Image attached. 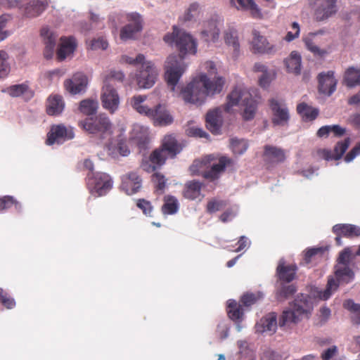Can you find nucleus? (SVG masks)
Wrapping results in <instances>:
<instances>
[{
    "label": "nucleus",
    "mask_w": 360,
    "mask_h": 360,
    "mask_svg": "<svg viewBox=\"0 0 360 360\" xmlns=\"http://www.w3.org/2000/svg\"><path fill=\"white\" fill-rule=\"evenodd\" d=\"M65 103L59 95L50 96L47 99L46 112L49 115H59L64 110Z\"/></svg>",
    "instance_id": "nucleus-29"
},
{
    "label": "nucleus",
    "mask_w": 360,
    "mask_h": 360,
    "mask_svg": "<svg viewBox=\"0 0 360 360\" xmlns=\"http://www.w3.org/2000/svg\"><path fill=\"white\" fill-rule=\"evenodd\" d=\"M41 35L45 44L44 57L46 59H50L53 55L57 35L46 27L41 29Z\"/></svg>",
    "instance_id": "nucleus-25"
},
{
    "label": "nucleus",
    "mask_w": 360,
    "mask_h": 360,
    "mask_svg": "<svg viewBox=\"0 0 360 360\" xmlns=\"http://www.w3.org/2000/svg\"><path fill=\"white\" fill-rule=\"evenodd\" d=\"M8 20V15H2L0 16V41L4 40L9 35V32L4 30Z\"/></svg>",
    "instance_id": "nucleus-59"
},
{
    "label": "nucleus",
    "mask_w": 360,
    "mask_h": 360,
    "mask_svg": "<svg viewBox=\"0 0 360 360\" xmlns=\"http://www.w3.org/2000/svg\"><path fill=\"white\" fill-rule=\"evenodd\" d=\"M264 155L266 161L272 163L281 162L285 158L283 150L271 146H265Z\"/></svg>",
    "instance_id": "nucleus-34"
},
{
    "label": "nucleus",
    "mask_w": 360,
    "mask_h": 360,
    "mask_svg": "<svg viewBox=\"0 0 360 360\" xmlns=\"http://www.w3.org/2000/svg\"><path fill=\"white\" fill-rule=\"evenodd\" d=\"M229 326L225 322L221 321L217 326V333L221 340H224L229 336Z\"/></svg>",
    "instance_id": "nucleus-61"
},
{
    "label": "nucleus",
    "mask_w": 360,
    "mask_h": 360,
    "mask_svg": "<svg viewBox=\"0 0 360 360\" xmlns=\"http://www.w3.org/2000/svg\"><path fill=\"white\" fill-rule=\"evenodd\" d=\"M98 102L92 99H85L80 102L79 110L87 115H91L96 112Z\"/></svg>",
    "instance_id": "nucleus-45"
},
{
    "label": "nucleus",
    "mask_w": 360,
    "mask_h": 360,
    "mask_svg": "<svg viewBox=\"0 0 360 360\" xmlns=\"http://www.w3.org/2000/svg\"><path fill=\"white\" fill-rule=\"evenodd\" d=\"M75 136L73 129L66 127L63 124L53 126L50 131L47 134L46 144L58 145L63 143L65 141L72 139Z\"/></svg>",
    "instance_id": "nucleus-14"
},
{
    "label": "nucleus",
    "mask_w": 360,
    "mask_h": 360,
    "mask_svg": "<svg viewBox=\"0 0 360 360\" xmlns=\"http://www.w3.org/2000/svg\"><path fill=\"white\" fill-rule=\"evenodd\" d=\"M253 39L252 45L255 53H271L273 50L267 39L257 30L252 31Z\"/></svg>",
    "instance_id": "nucleus-27"
},
{
    "label": "nucleus",
    "mask_w": 360,
    "mask_h": 360,
    "mask_svg": "<svg viewBox=\"0 0 360 360\" xmlns=\"http://www.w3.org/2000/svg\"><path fill=\"white\" fill-rule=\"evenodd\" d=\"M230 146L233 153L242 155L247 150L248 143L247 141L243 139L233 137L230 139Z\"/></svg>",
    "instance_id": "nucleus-43"
},
{
    "label": "nucleus",
    "mask_w": 360,
    "mask_h": 360,
    "mask_svg": "<svg viewBox=\"0 0 360 360\" xmlns=\"http://www.w3.org/2000/svg\"><path fill=\"white\" fill-rule=\"evenodd\" d=\"M107 153L112 158H115L117 156V153L122 156H127L129 154V150L127 146L123 143H119L117 148H114L110 145L107 146Z\"/></svg>",
    "instance_id": "nucleus-46"
},
{
    "label": "nucleus",
    "mask_w": 360,
    "mask_h": 360,
    "mask_svg": "<svg viewBox=\"0 0 360 360\" xmlns=\"http://www.w3.org/2000/svg\"><path fill=\"white\" fill-rule=\"evenodd\" d=\"M155 126L165 127L171 124L174 122V117L165 105H158L151 108L148 116Z\"/></svg>",
    "instance_id": "nucleus-16"
},
{
    "label": "nucleus",
    "mask_w": 360,
    "mask_h": 360,
    "mask_svg": "<svg viewBox=\"0 0 360 360\" xmlns=\"http://www.w3.org/2000/svg\"><path fill=\"white\" fill-rule=\"evenodd\" d=\"M238 10L249 11L254 18H260L261 11L253 0H231Z\"/></svg>",
    "instance_id": "nucleus-32"
},
{
    "label": "nucleus",
    "mask_w": 360,
    "mask_h": 360,
    "mask_svg": "<svg viewBox=\"0 0 360 360\" xmlns=\"http://www.w3.org/2000/svg\"><path fill=\"white\" fill-rule=\"evenodd\" d=\"M319 91L321 94L330 96L336 89L337 80L333 71L319 75Z\"/></svg>",
    "instance_id": "nucleus-21"
},
{
    "label": "nucleus",
    "mask_w": 360,
    "mask_h": 360,
    "mask_svg": "<svg viewBox=\"0 0 360 360\" xmlns=\"http://www.w3.org/2000/svg\"><path fill=\"white\" fill-rule=\"evenodd\" d=\"M48 4V0H30L25 6V15L28 18L37 17L46 9Z\"/></svg>",
    "instance_id": "nucleus-26"
},
{
    "label": "nucleus",
    "mask_w": 360,
    "mask_h": 360,
    "mask_svg": "<svg viewBox=\"0 0 360 360\" xmlns=\"http://www.w3.org/2000/svg\"><path fill=\"white\" fill-rule=\"evenodd\" d=\"M198 4H191L183 17L184 21L186 22L193 20L198 14Z\"/></svg>",
    "instance_id": "nucleus-58"
},
{
    "label": "nucleus",
    "mask_w": 360,
    "mask_h": 360,
    "mask_svg": "<svg viewBox=\"0 0 360 360\" xmlns=\"http://www.w3.org/2000/svg\"><path fill=\"white\" fill-rule=\"evenodd\" d=\"M285 64L289 72L300 75L302 68V57L297 51H292L289 57L285 60Z\"/></svg>",
    "instance_id": "nucleus-35"
},
{
    "label": "nucleus",
    "mask_w": 360,
    "mask_h": 360,
    "mask_svg": "<svg viewBox=\"0 0 360 360\" xmlns=\"http://www.w3.org/2000/svg\"><path fill=\"white\" fill-rule=\"evenodd\" d=\"M277 326V315L274 312H271L260 319L256 324L255 329L258 333H266L272 335L276 332Z\"/></svg>",
    "instance_id": "nucleus-22"
},
{
    "label": "nucleus",
    "mask_w": 360,
    "mask_h": 360,
    "mask_svg": "<svg viewBox=\"0 0 360 360\" xmlns=\"http://www.w3.org/2000/svg\"><path fill=\"white\" fill-rule=\"evenodd\" d=\"M262 360H283L282 355L277 351L266 349L261 356Z\"/></svg>",
    "instance_id": "nucleus-57"
},
{
    "label": "nucleus",
    "mask_w": 360,
    "mask_h": 360,
    "mask_svg": "<svg viewBox=\"0 0 360 360\" xmlns=\"http://www.w3.org/2000/svg\"><path fill=\"white\" fill-rule=\"evenodd\" d=\"M205 70L207 74H200L181 91V96L186 103L200 105L205 103L207 97L221 92L225 79L221 76H217L215 64L212 61H207L205 63Z\"/></svg>",
    "instance_id": "nucleus-2"
},
{
    "label": "nucleus",
    "mask_w": 360,
    "mask_h": 360,
    "mask_svg": "<svg viewBox=\"0 0 360 360\" xmlns=\"http://www.w3.org/2000/svg\"><path fill=\"white\" fill-rule=\"evenodd\" d=\"M87 84V77L82 73L74 75L71 79H67L64 84L67 91L72 95L84 93Z\"/></svg>",
    "instance_id": "nucleus-19"
},
{
    "label": "nucleus",
    "mask_w": 360,
    "mask_h": 360,
    "mask_svg": "<svg viewBox=\"0 0 360 360\" xmlns=\"http://www.w3.org/2000/svg\"><path fill=\"white\" fill-rule=\"evenodd\" d=\"M335 274L337 278L330 277L326 289L319 292L318 296L321 300H328L339 288L340 281L348 283L354 278V272L349 266H335Z\"/></svg>",
    "instance_id": "nucleus-7"
},
{
    "label": "nucleus",
    "mask_w": 360,
    "mask_h": 360,
    "mask_svg": "<svg viewBox=\"0 0 360 360\" xmlns=\"http://www.w3.org/2000/svg\"><path fill=\"white\" fill-rule=\"evenodd\" d=\"M359 155H360V142L357 143L356 145L346 155L345 157V161L346 162H350Z\"/></svg>",
    "instance_id": "nucleus-64"
},
{
    "label": "nucleus",
    "mask_w": 360,
    "mask_h": 360,
    "mask_svg": "<svg viewBox=\"0 0 360 360\" xmlns=\"http://www.w3.org/2000/svg\"><path fill=\"white\" fill-rule=\"evenodd\" d=\"M297 112L307 121L315 120L319 112L318 108L308 105L305 103H300L297 107Z\"/></svg>",
    "instance_id": "nucleus-40"
},
{
    "label": "nucleus",
    "mask_w": 360,
    "mask_h": 360,
    "mask_svg": "<svg viewBox=\"0 0 360 360\" xmlns=\"http://www.w3.org/2000/svg\"><path fill=\"white\" fill-rule=\"evenodd\" d=\"M337 0H315L314 18L317 22H326L337 12Z\"/></svg>",
    "instance_id": "nucleus-13"
},
{
    "label": "nucleus",
    "mask_w": 360,
    "mask_h": 360,
    "mask_svg": "<svg viewBox=\"0 0 360 360\" xmlns=\"http://www.w3.org/2000/svg\"><path fill=\"white\" fill-rule=\"evenodd\" d=\"M28 91V86L25 84H15L8 89V94L13 97H18Z\"/></svg>",
    "instance_id": "nucleus-53"
},
{
    "label": "nucleus",
    "mask_w": 360,
    "mask_h": 360,
    "mask_svg": "<svg viewBox=\"0 0 360 360\" xmlns=\"http://www.w3.org/2000/svg\"><path fill=\"white\" fill-rule=\"evenodd\" d=\"M338 352V347L333 345L323 351L321 357L322 360H331Z\"/></svg>",
    "instance_id": "nucleus-60"
},
{
    "label": "nucleus",
    "mask_w": 360,
    "mask_h": 360,
    "mask_svg": "<svg viewBox=\"0 0 360 360\" xmlns=\"http://www.w3.org/2000/svg\"><path fill=\"white\" fill-rule=\"evenodd\" d=\"M165 43L174 46L179 51V55H170L165 62V79L172 91L175 89L179 79L186 69L184 58L186 54H195L197 43L193 36L184 30L173 27V32L165 35Z\"/></svg>",
    "instance_id": "nucleus-1"
},
{
    "label": "nucleus",
    "mask_w": 360,
    "mask_h": 360,
    "mask_svg": "<svg viewBox=\"0 0 360 360\" xmlns=\"http://www.w3.org/2000/svg\"><path fill=\"white\" fill-rule=\"evenodd\" d=\"M219 22L216 19H211L203 24V28L200 32L201 39L205 41L215 42L219 37Z\"/></svg>",
    "instance_id": "nucleus-24"
},
{
    "label": "nucleus",
    "mask_w": 360,
    "mask_h": 360,
    "mask_svg": "<svg viewBox=\"0 0 360 360\" xmlns=\"http://www.w3.org/2000/svg\"><path fill=\"white\" fill-rule=\"evenodd\" d=\"M124 77V75L121 71L112 70L105 77L103 84L108 83L110 85L115 86V82H122Z\"/></svg>",
    "instance_id": "nucleus-49"
},
{
    "label": "nucleus",
    "mask_w": 360,
    "mask_h": 360,
    "mask_svg": "<svg viewBox=\"0 0 360 360\" xmlns=\"http://www.w3.org/2000/svg\"><path fill=\"white\" fill-rule=\"evenodd\" d=\"M179 210V203L176 198L173 196H167L165 199V203L162 207L164 214H174Z\"/></svg>",
    "instance_id": "nucleus-44"
},
{
    "label": "nucleus",
    "mask_w": 360,
    "mask_h": 360,
    "mask_svg": "<svg viewBox=\"0 0 360 360\" xmlns=\"http://www.w3.org/2000/svg\"><path fill=\"white\" fill-rule=\"evenodd\" d=\"M312 308L311 298L307 295H298L289 309L283 311L279 319L280 327L297 323L304 316L311 313Z\"/></svg>",
    "instance_id": "nucleus-5"
},
{
    "label": "nucleus",
    "mask_w": 360,
    "mask_h": 360,
    "mask_svg": "<svg viewBox=\"0 0 360 360\" xmlns=\"http://www.w3.org/2000/svg\"><path fill=\"white\" fill-rule=\"evenodd\" d=\"M333 231L335 234L350 238L360 236V227L350 224H335L333 227Z\"/></svg>",
    "instance_id": "nucleus-28"
},
{
    "label": "nucleus",
    "mask_w": 360,
    "mask_h": 360,
    "mask_svg": "<svg viewBox=\"0 0 360 360\" xmlns=\"http://www.w3.org/2000/svg\"><path fill=\"white\" fill-rule=\"evenodd\" d=\"M304 42L307 49L313 53L315 56H323L326 53V51L323 49H321L318 46H316L313 41L312 39L309 37H306L304 39Z\"/></svg>",
    "instance_id": "nucleus-51"
},
{
    "label": "nucleus",
    "mask_w": 360,
    "mask_h": 360,
    "mask_svg": "<svg viewBox=\"0 0 360 360\" xmlns=\"http://www.w3.org/2000/svg\"><path fill=\"white\" fill-rule=\"evenodd\" d=\"M10 72V67L7 62V54L4 51H0V78L5 77Z\"/></svg>",
    "instance_id": "nucleus-52"
},
{
    "label": "nucleus",
    "mask_w": 360,
    "mask_h": 360,
    "mask_svg": "<svg viewBox=\"0 0 360 360\" xmlns=\"http://www.w3.org/2000/svg\"><path fill=\"white\" fill-rule=\"evenodd\" d=\"M127 23L120 30V39L122 41L135 39L143 30V19L137 13L127 14Z\"/></svg>",
    "instance_id": "nucleus-11"
},
{
    "label": "nucleus",
    "mask_w": 360,
    "mask_h": 360,
    "mask_svg": "<svg viewBox=\"0 0 360 360\" xmlns=\"http://www.w3.org/2000/svg\"><path fill=\"white\" fill-rule=\"evenodd\" d=\"M345 309L352 314V319L356 324H360V304L355 303L352 300H347L343 303Z\"/></svg>",
    "instance_id": "nucleus-42"
},
{
    "label": "nucleus",
    "mask_w": 360,
    "mask_h": 360,
    "mask_svg": "<svg viewBox=\"0 0 360 360\" xmlns=\"http://www.w3.org/2000/svg\"><path fill=\"white\" fill-rule=\"evenodd\" d=\"M252 70L255 73L260 74L258 76V83L259 85L263 89L269 88L271 83L276 79V72L272 69H269L265 64L262 63H255Z\"/></svg>",
    "instance_id": "nucleus-18"
},
{
    "label": "nucleus",
    "mask_w": 360,
    "mask_h": 360,
    "mask_svg": "<svg viewBox=\"0 0 360 360\" xmlns=\"http://www.w3.org/2000/svg\"><path fill=\"white\" fill-rule=\"evenodd\" d=\"M137 207L143 211L144 214L150 216L153 207L149 201L144 199H140L137 202Z\"/></svg>",
    "instance_id": "nucleus-62"
},
{
    "label": "nucleus",
    "mask_w": 360,
    "mask_h": 360,
    "mask_svg": "<svg viewBox=\"0 0 360 360\" xmlns=\"http://www.w3.org/2000/svg\"><path fill=\"white\" fill-rule=\"evenodd\" d=\"M224 40L227 46L233 49L234 58H237L240 52V44L237 32L234 30H228L224 33Z\"/></svg>",
    "instance_id": "nucleus-37"
},
{
    "label": "nucleus",
    "mask_w": 360,
    "mask_h": 360,
    "mask_svg": "<svg viewBox=\"0 0 360 360\" xmlns=\"http://www.w3.org/2000/svg\"><path fill=\"white\" fill-rule=\"evenodd\" d=\"M271 111V122L275 126H285L290 120L288 108L283 99L271 98L269 100Z\"/></svg>",
    "instance_id": "nucleus-12"
},
{
    "label": "nucleus",
    "mask_w": 360,
    "mask_h": 360,
    "mask_svg": "<svg viewBox=\"0 0 360 360\" xmlns=\"http://www.w3.org/2000/svg\"><path fill=\"white\" fill-rule=\"evenodd\" d=\"M148 136V127L139 124H135L133 125V128L131 130L132 139L137 140L141 143H144L147 141Z\"/></svg>",
    "instance_id": "nucleus-41"
},
{
    "label": "nucleus",
    "mask_w": 360,
    "mask_h": 360,
    "mask_svg": "<svg viewBox=\"0 0 360 360\" xmlns=\"http://www.w3.org/2000/svg\"><path fill=\"white\" fill-rule=\"evenodd\" d=\"M0 302L8 309H12L15 306V302L2 288H0Z\"/></svg>",
    "instance_id": "nucleus-56"
},
{
    "label": "nucleus",
    "mask_w": 360,
    "mask_h": 360,
    "mask_svg": "<svg viewBox=\"0 0 360 360\" xmlns=\"http://www.w3.org/2000/svg\"><path fill=\"white\" fill-rule=\"evenodd\" d=\"M227 313L229 318L235 321H241L243 316V309L240 304L234 300H229L227 302Z\"/></svg>",
    "instance_id": "nucleus-39"
},
{
    "label": "nucleus",
    "mask_w": 360,
    "mask_h": 360,
    "mask_svg": "<svg viewBox=\"0 0 360 360\" xmlns=\"http://www.w3.org/2000/svg\"><path fill=\"white\" fill-rule=\"evenodd\" d=\"M226 205L224 200L213 198L207 202L206 210L209 214H213L224 209Z\"/></svg>",
    "instance_id": "nucleus-48"
},
{
    "label": "nucleus",
    "mask_w": 360,
    "mask_h": 360,
    "mask_svg": "<svg viewBox=\"0 0 360 360\" xmlns=\"http://www.w3.org/2000/svg\"><path fill=\"white\" fill-rule=\"evenodd\" d=\"M230 162L231 159L226 157L216 158L214 155H209L201 160H195L190 170L193 174H201L204 178L214 181L219 178Z\"/></svg>",
    "instance_id": "nucleus-4"
},
{
    "label": "nucleus",
    "mask_w": 360,
    "mask_h": 360,
    "mask_svg": "<svg viewBox=\"0 0 360 360\" xmlns=\"http://www.w3.org/2000/svg\"><path fill=\"white\" fill-rule=\"evenodd\" d=\"M13 205H15L16 209L20 207L19 203L16 202L12 196L6 195L0 198V211L5 210L11 207Z\"/></svg>",
    "instance_id": "nucleus-54"
},
{
    "label": "nucleus",
    "mask_w": 360,
    "mask_h": 360,
    "mask_svg": "<svg viewBox=\"0 0 360 360\" xmlns=\"http://www.w3.org/2000/svg\"><path fill=\"white\" fill-rule=\"evenodd\" d=\"M202 184L199 181L193 180L186 183L184 192V197L189 200L199 199L201 200L204 195L201 194Z\"/></svg>",
    "instance_id": "nucleus-31"
},
{
    "label": "nucleus",
    "mask_w": 360,
    "mask_h": 360,
    "mask_svg": "<svg viewBox=\"0 0 360 360\" xmlns=\"http://www.w3.org/2000/svg\"><path fill=\"white\" fill-rule=\"evenodd\" d=\"M344 81L345 84L349 87H354L360 84V69L349 67L345 73Z\"/></svg>",
    "instance_id": "nucleus-38"
},
{
    "label": "nucleus",
    "mask_w": 360,
    "mask_h": 360,
    "mask_svg": "<svg viewBox=\"0 0 360 360\" xmlns=\"http://www.w3.org/2000/svg\"><path fill=\"white\" fill-rule=\"evenodd\" d=\"M351 258L352 251L349 248H346L340 253L335 266H349Z\"/></svg>",
    "instance_id": "nucleus-50"
},
{
    "label": "nucleus",
    "mask_w": 360,
    "mask_h": 360,
    "mask_svg": "<svg viewBox=\"0 0 360 360\" xmlns=\"http://www.w3.org/2000/svg\"><path fill=\"white\" fill-rule=\"evenodd\" d=\"M285 263L283 259H280L277 267V274L281 280L290 283L295 278L297 268L295 266H285Z\"/></svg>",
    "instance_id": "nucleus-33"
},
{
    "label": "nucleus",
    "mask_w": 360,
    "mask_h": 360,
    "mask_svg": "<svg viewBox=\"0 0 360 360\" xmlns=\"http://www.w3.org/2000/svg\"><path fill=\"white\" fill-rule=\"evenodd\" d=\"M296 290V288L294 285H283L277 292V300L281 302L283 301L292 295Z\"/></svg>",
    "instance_id": "nucleus-47"
},
{
    "label": "nucleus",
    "mask_w": 360,
    "mask_h": 360,
    "mask_svg": "<svg viewBox=\"0 0 360 360\" xmlns=\"http://www.w3.org/2000/svg\"><path fill=\"white\" fill-rule=\"evenodd\" d=\"M86 184L90 193L97 196L105 195L112 187L110 176L103 172L88 174Z\"/></svg>",
    "instance_id": "nucleus-9"
},
{
    "label": "nucleus",
    "mask_w": 360,
    "mask_h": 360,
    "mask_svg": "<svg viewBox=\"0 0 360 360\" xmlns=\"http://www.w3.org/2000/svg\"><path fill=\"white\" fill-rule=\"evenodd\" d=\"M79 125L100 139L103 140L110 137L112 134V124L109 118L103 114L95 119L90 117L79 122Z\"/></svg>",
    "instance_id": "nucleus-8"
},
{
    "label": "nucleus",
    "mask_w": 360,
    "mask_h": 360,
    "mask_svg": "<svg viewBox=\"0 0 360 360\" xmlns=\"http://www.w3.org/2000/svg\"><path fill=\"white\" fill-rule=\"evenodd\" d=\"M102 106L110 113L117 110L120 105V96L112 85L103 84L101 96Z\"/></svg>",
    "instance_id": "nucleus-15"
},
{
    "label": "nucleus",
    "mask_w": 360,
    "mask_h": 360,
    "mask_svg": "<svg viewBox=\"0 0 360 360\" xmlns=\"http://www.w3.org/2000/svg\"><path fill=\"white\" fill-rule=\"evenodd\" d=\"M158 75V70L150 60L145 61L139 68L136 74V80L140 89H150L155 83Z\"/></svg>",
    "instance_id": "nucleus-10"
},
{
    "label": "nucleus",
    "mask_w": 360,
    "mask_h": 360,
    "mask_svg": "<svg viewBox=\"0 0 360 360\" xmlns=\"http://www.w3.org/2000/svg\"><path fill=\"white\" fill-rule=\"evenodd\" d=\"M147 96L145 95H135L130 100V105L138 113L148 116L151 108L144 104Z\"/></svg>",
    "instance_id": "nucleus-36"
},
{
    "label": "nucleus",
    "mask_w": 360,
    "mask_h": 360,
    "mask_svg": "<svg viewBox=\"0 0 360 360\" xmlns=\"http://www.w3.org/2000/svg\"><path fill=\"white\" fill-rule=\"evenodd\" d=\"M153 181L156 184L157 189L162 192L166 184L165 176L159 173H156L153 176Z\"/></svg>",
    "instance_id": "nucleus-63"
},
{
    "label": "nucleus",
    "mask_w": 360,
    "mask_h": 360,
    "mask_svg": "<svg viewBox=\"0 0 360 360\" xmlns=\"http://www.w3.org/2000/svg\"><path fill=\"white\" fill-rule=\"evenodd\" d=\"M225 111L224 105L207 112L206 115L207 128L214 134H219L223 124L222 112Z\"/></svg>",
    "instance_id": "nucleus-17"
},
{
    "label": "nucleus",
    "mask_w": 360,
    "mask_h": 360,
    "mask_svg": "<svg viewBox=\"0 0 360 360\" xmlns=\"http://www.w3.org/2000/svg\"><path fill=\"white\" fill-rule=\"evenodd\" d=\"M182 150L173 135H166L162 143L161 148L153 152L150 155V162L158 167L165 164L168 158H174Z\"/></svg>",
    "instance_id": "nucleus-6"
},
{
    "label": "nucleus",
    "mask_w": 360,
    "mask_h": 360,
    "mask_svg": "<svg viewBox=\"0 0 360 360\" xmlns=\"http://www.w3.org/2000/svg\"><path fill=\"white\" fill-rule=\"evenodd\" d=\"M142 180L136 172H129L122 176L121 188L127 195L137 193L141 187Z\"/></svg>",
    "instance_id": "nucleus-20"
},
{
    "label": "nucleus",
    "mask_w": 360,
    "mask_h": 360,
    "mask_svg": "<svg viewBox=\"0 0 360 360\" xmlns=\"http://www.w3.org/2000/svg\"><path fill=\"white\" fill-rule=\"evenodd\" d=\"M76 47L75 38H61V43L57 51V56L59 60H63L70 54L72 53Z\"/></svg>",
    "instance_id": "nucleus-30"
},
{
    "label": "nucleus",
    "mask_w": 360,
    "mask_h": 360,
    "mask_svg": "<svg viewBox=\"0 0 360 360\" xmlns=\"http://www.w3.org/2000/svg\"><path fill=\"white\" fill-rule=\"evenodd\" d=\"M122 61L123 63H129L135 66L141 65L145 61H146L144 55L138 54L135 58L127 56H123L122 57Z\"/></svg>",
    "instance_id": "nucleus-55"
},
{
    "label": "nucleus",
    "mask_w": 360,
    "mask_h": 360,
    "mask_svg": "<svg viewBox=\"0 0 360 360\" xmlns=\"http://www.w3.org/2000/svg\"><path fill=\"white\" fill-rule=\"evenodd\" d=\"M350 143L349 138L337 143L333 151L322 149L319 151V155L326 160H339L347 150Z\"/></svg>",
    "instance_id": "nucleus-23"
},
{
    "label": "nucleus",
    "mask_w": 360,
    "mask_h": 360,
    "mask_svg": "<svg viewBox=\"0 0 360 360\" xmlns=\"http://www.w3.org/2000/svg\"><path fill=\"white\" fill-rule=\"evenodd\" d=\"M256 90H250L238 86L227 96V103L224 105L226 112H232L234 106L240 104L243 118L245 120H252L257 110L259 97L257 96Z\"/></svg>",
    "instance_id": "nucleus-3"
}]
</instances>
